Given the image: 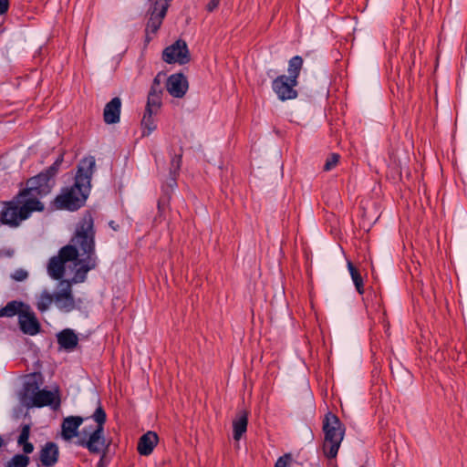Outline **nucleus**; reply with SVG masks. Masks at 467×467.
Listing matches in <instances>:
<instances>
[{"mask_svg": "<svg viewBox=\"0 0 467 467\" xmlns=\"http://www.w3.org/2000/svg\"><path fill=\"white\" fill-rule=\"evenodd\" d=\"M159 437L154 431H148L143 434L138 442V451L140 455H150L157 445Z\"/></svg>", "mask_w": 467, "mask_h": 467, "instance_id": "obj_18", "label": "nucleus"}, {"mask_svg": "<svg viewBox=\"0 0 467 467\" xmlns=\"http://www.w3.org/2000/svg\"><path fill=\"white\" fill-rule=\"evenodd\" d=\"M220 1L221 0H209L208 4L206 5V10L208 12L214 11L218 7Z\"/></svg>", "mask_w": 467, "mask_h": 467, "instance_id": "obj_36", "label": "nucleus"}, {"mask_svg": "<svg viewBox=\"0 0 467 467\" xmlns=\"http://www.w3.org/2000/svg\"><path fill=\"white\" fill-rule=\"evenodd\" d=\"M177 176L178 174H171L166 181L165 185H163V191L168 193L171 192L177 186Z\"/></svg>", "mask_w": 467, "mask_h": 467, "instance_id": "obj_31", "label": "nucleus"}, {"mask_svg": "<svg viewBox=\"0 0 467 467\" xmlns=\"http://www.w3.org/2000/svg\"><path fill=\"white\" fill-rule=\"evenodd\" d=\"M17 316L20 330L29 336H35L41 330V324L32 307L18 300L8 302L0 309V317H13Z\"/></svg>", "mask_w": 467, "mask_h": 467, "instance_id": "obj_3", "label": "nucleus"}, {"mask_svg": "<svg viewBox=\"0 0 467 467\" xmlns=\"http://www.w3.org/2000/svg\"><path fill=\"white\" fill-rule=\"evenodd\" d=\"M162 90L160 86L152 85L149 94L161 95Z\"/></svg>", "mask_w": 467, "mask_h": 467, "instance_id": "obj_40", "label": "nucleus"}, {"mask_svg": "<svg viewBox=\"0 0 467 467\" xmlns=\"http://www.w3.org/2000/svg\"><path fill=\"white\" fill-rule=\"evenodd\" d=\"M293 96H294V99H296L297 97V91L294 89V93H293Z\"/></svg>", "mask_w": 467, "mask_h": 467, "instance_id": "obj_45", "label": "nucleus"}, {"mask_svg": "<svg viewBox=\"0 0 467 467\" xmlns=\"http://www.w3.org/2000/svg\"><path fill=\"white\" fill-rule=\"evenodd\" d=\"M162 59L168 64L184 65L190 62L191 56L186 42L179 39L167 47L162 52Z\"/></svg>", "mask_w": 467, "mask_h": 467, "instance_id": "obj_10", "label": "nucleus"}, {"mask_svg": "<svg viewBox=\"0 0 467 467\" xmlns=\"http://www.w3.org/2000/svg\"><path fill=\"white\" fill-rule=\"evenodd\" d=\"M98 407L92 415L93 420L97 423L96 429L90 433L88 439L80 438L76 443L79 446L85 447L90 453L104 452L108 449L109 443L106 442L104 437V424L106 422V412L103 410L100 400L97 399Z\"/></svg>", "mask_w": 467, "mask_h": 467, "instance_id": "obj_6", "label": "nucleus"}, {"mask_svg": "<svg viewBox=\"0 0 467 467\" xmlns=\"http://www.w3.org/2000/svg\"><path fill=\"white\" fill-rule=\"evenodd\" d=\"M55 400L54 393L50 390L40 389L29 401L28 407H44L53 403Z\"/></svg>", "mask_w": 467, "mask_h": 467, "instance_id": "obj_22", "label": "nucleus"}, {"mask_svg": "<svg viewBox=\"0 0 467 467\" xmlns=\"http://www.w3.org/2000/svg\"><path fill=\"white\" fill-rule=\"evenodd\" d=\"M95 158H84L78 166L75 182L62 189L54 200V206L60 210L76 211L85 204L91 188V178L95 171Z\"/></svg>", "mask_w": 467, "mask_h": 467, "instance_id": "obj_1", "label": "nucleus"}, {"mask_svg": "<svg viewBox=\"0 0 467 467\" xmlns=\"http://www.w3.org/2000/svg\"><path fill=\"white\" fill-rule=\"evenodd\" d=\"M305 403H306V409H308L309 412L313 415L314 409H315L314 399H313V394H312L307 383L306 384V389H305Z\"/></svg>", "mask_w": 467, "mask_h": 467, "instance_id": "obj_29", "label": "nucleus"}, {"mask_svg": "<svg viewBox=\"0 0 467 467\" xmlns=\"http://www.w3.org/2000/svg\"><path fill=\"white\" fill-rule=\"evenodd\" d=\"M40 383L37 381V378L36 375H31L25 382L23 394H22V402L26 406H29V401L37 393L40 389Z\"/></svg>", "mask_w": 467, "mask_h": 467, "instance_id": "obj_20", "label": "nucleus"}, {"mask_svg": "<svg viewBox=\"0 0 467 467\" xmlns=\"http://www.w3.org/2000/svg\"><path fill=\"white\" fill-rule=\"evenodd\" d=\"M58 447L54 442H47L40 451V462L45 467H53L58 461Z\"/></svg>", "mask_w": 467, "mask_h": 467, "instance_id": "obj_16", "label": "nucleus"}, {"mask_svg": "<svg viewBox=\"0 0 467 467\" xmlns=\"http://www.w3.org/2000/svg\"><path fill=\"white\" fill-rule=\"evenodd\" d=\"M182 153V151L179 154H174V156L171 160L170 166V173L171 174H179V171L181 169Z\"/></svg>", "mask_w": 467, "mask_h": 467, "instance_id": "obj_28", "label": "nucleus"}, {"mask_svg": "<svg viewBox=\"0 0 467 467\" xmlns=\"http://www.w3.org/2000/svg\"><path fill=\"white\" fill-rule=\"evenodd\" d=\"M63 162V155L61 154L56 161L46 171L40 172L36 176L30 178L26 182V188L20 192V196L34 195L38 198L44 197L50 193L55 186V176L58 172L61 163Z\"/></svg>", "mask_w": 467, "mask_h": 467, "instance_id": "obj_5", "label": "nucleus"}, {"mask_svg": "<svg viewBox=\"0 0 467 467\" xmlns=\"http://www.w3.org/2000/svg\"><path fill=\"white\" fill-rule=\"evenodd\" d=\"M291 67H292V59L289 61V65H288V71L291 70Z\"/></svg>", "mask_w": 467, "mask_h": 467, "instance_id": "obj_44", "label": "nucleus"}, {"mask_svg": "<svg viewBox=\"0 0 467 467\" xmlns=\"http://www.w3.org/2000/svg\"><path fill=\"white\" fill-rule=\"evenodd\" d=\"M166 87L172 97L182 98L188 89V81L182 74H173L168 78Z\"/></svg>", "mask_w": 467, "mask_h": 467, "instance_id": "obj_12", "label": "nucleus"}, {"mask_svg": "<svg viewBox=\"0 0 467 467\" xmlns=\"http://www.w3.org/2000/svg\"><path fill=\"white\" fill-rule=\"evenodd\" d=\"M339 158L340 156L337 153L330 154L324 164V170L331 171L332 169H334L338 163Z\"/></svg>", "mask_w": 467, "mask_h": 467, "instance_id": "obj_30", "label": "nucleus"}, {"mask_svg": "<svg viewBox=\"0 0 467 467\" xmlns=\"http://www.w3.org/2000/svg\"><path fill=\"white\" fill-rule=\"evenodd\" d=\"M152 85L160 86V80L158 79V78H154Z\"/></svg>", "mask_w": 467, "mask_h": 467, "instance_id": "obj_43", "label": "nucleus"}, {"mask_svg": "<svg viewBox=\"0 0 467 467\" xmlns=\"http://www.w3.org/2000/svg\"><path fill=\"white\" fill-rule=\"evenodd\" d=\"M303 57L294 56V88L299 85L300 71L303 69Z\"/></svg>", "mask_w": 467, "mask_h": 467, "instance_id": "obj_27", "label": "nucleus"}, {"mask_svg": "<svg viewBox=\"0 0 467 467\" xmlns=\"http://www.w3.org/2000/svg\"><path fill=\"white\" fill-rule=\"evenodd\" d=\"M273 89L281 100L292 98V80L285 76L277 77L273 82Z\"/></svg>", "mask_w": 467, "mask_h": 467, "instance_id": "obj_17", "label": "nucleus"}, {"mask_svg": "<svg viewBox=\"0 0 467 467\" xmlns=\"http://www.w3.org/2000/svg\"><path fill=\"white\" fill-rule=\"evenodd\" d=\"M305 431H306V440L307 441H312L314 439V435H313V432H312V430L310 429V427L306 426L305 428Z\"/></svg>", "mask_w": 467, "mask_h": 467, "instance_id": "obj_39", "label": "nucleus"}, {"mask_svg": "<svg viewBox=\"0 0 467 467\" xmlns=\"http://www.w3.org/2000/svg\"><path fill=\"white\" fill-rule=\"evenodd\" d=\"M248 424V413L245 410L238 412L233 421L234 439L239 441L244 433L246 432Z\"/></svg>", "mask_w": 467, "mask_h": 467, "instance_id": "obj_21", "label": "nucleus"}, {"mask_svg": "<svg viewBox=\"0 0 467 467\" xmlns=\"http://www.w3.org/2000/svg\"><path fill=\"white\" fill-rule=\"evenodd\" d=\"M109 226L114 230V231H117L118 228H119V225L118 224H115V222L114 221H110L109 222Z\"/></svg>", "mask_w": 467, "mask_h": 467, "instance_id": "obj_42", "label": "nucleus"}, {"mask_svg": "<svg viewBox=\"0 0 467 467\" xmlns=\"http://www.w3.org/2000/svg\"><path fill=\"white\" fill-rule=\"evenodd\" d=\"M9 7L8 0H0V15H4L7 12Z\"/></svg>", "mask_w": 467, "mask_h": 467, "instance_id": "obj_37", "label": "nucleus"}, {"mask_svg": "<svg viewBox=\"0 0 467 467\" xmlns=\"http://www.w3.org/2000/svg\"><path fill=\"white\" fill-rule=\"evenodd\" d=\"M323 431L325 434L324 454L327 458H335L343 441L345 428L336 415L328 413L323 423Z\"/></svg>", "mask_w": 467, "mask_h": 467, "instance_id": "obj_7", "label": "nucleus"}, {"mask_svg": "<svg viewBox=\"0 0 467 467\" xmlns=\"http://www.w3.org/2000/svg\"><path fill=\"white\" fill-rule=\"evenodd\" d=\"M157 112L154 111H147L145 109L142 120H141V126L143 129L142 135L148 136L150 135L153 130L156 129V125L154 122V119L152 118L153 114H156Z\"/></svg>", "mask_w": 467, "mask_h": 467, "instance_id": "obj_24", "label": "nucleus"}, {"mask_svg": "<svg viewBox=\"0 0 467 467\" xmlns=\"http://www.w3.org/2000/svg\"><path fill=\"white\" fill-rule=\"evenodd\" d=\"M16 199L17 204L11 202L1 212L0 219L4 224L17 226L21 221L27 219L33 212H42L45 208L37 196L29 194L20 196L19 192Z\"/></svg>", "mask_w": 467, "mask_h": 467, "instance_id": "obj_2", "label": "nucleus"}, {"mask_svg": "<svg viewBox=\"0 0 467 467\" xmlns=\"http://www.w3.org/2000/svg\"><path fill=\"white\" fill-rule=\"evenodd\" d=\"M172 0H151L147 10L148 20L145 27V41L149 43L160 29Z\"/></svg>", "mask_w": 467, "mask_h": 467, "instance_id": "obj_8", "label": "nucleus"}, {"mask_svg": "<svg viewBox=\"0 0 467 467\" xmlns=\"http://www.w3.org/2000/svg\"><path fill=\"white\" fill-rule=\"evenodd\" d=\"M59 286L60 290L55 293V304L60 310L70 312L76 307L72 295L71 282L68 280H61Z\"/></svg>", "mask_w": 467, "mask_h": 467, "instance_id": "obj_11", "label": "nucleus"}, {"mask_svg": "<svg viewBox=\"0 0 467 467\" xmlns=\"http://www.w3.org/2000/svg\"><path fill=\"white\" fill-rule=\"evenodd\" d=\"M291 460V454L285 453V455L278 458L276 461L275 467H287L289 462Z\"/></svg>", "mask_w": 467, "mask_h": 467, "instance_id": "obj_34", "label": "nucleus"}, {"mask_svg": "<svg viewBox=\"0 0 467 467\" xmlns=\"http://www.w3.org/2000/svg\"><path fill=\"white\" fill-rule=\"evenodd\" d=\"M27 276H28V274L24 269H17L12 275V278L15 279L16 281H19V282L26 280L27 278Z\"/></svg>", "mask_w": 467, "mask_h": 467, "instance_id": "obj_35", "label": "nucleus"}, {"mask_svg": "<svg viewBox=\"0 0 467 467\" xmlns=\"http://www.w3.org/2000/svg\"><path fill=\"white\" fill-rule=\"evenodd\" d=\"M121 110V100L115 97L105 105L103 110V119L107 124H116L119 122Z\"/></svg>", "mask_w": 467, "mask_h": 467, "instance_id": "obj_14", "label": "nucleus"}, {"mask_svg": "<svg viewBox=\"0 0 467 467\" xmlns=\"http://www.w3.org/2000/svg\"><path fill=\"white\" fill-rule=\"evenodd\" d=\"M28 464V456L24 454H16L7 462L5 467H26Z\"/></svg>", "mask_w": 467, "mask_h": 467, "instance_id": "obj_25", "label": "nucleus"}, {"mask_svg": "<svg viewBox=\"0 0 467 467\" xmlns=\"http://www.w3.org/2000/svg\"><path fill=\"white\" fill-rule=\"evenodd\" d=\"M23 446V451L25 453H31L33 451H34V446L31 442H28V441H26L25 443H22L21 444Z\"/></svg>", "mask_w": 467, "mask_h": 467, "instance_id": "obj_38", "label": "nucleus"}, {"mask_svg": "<svg viewBox=\"0 0 467 467\" xmlns=\"http://www.w3.org/2000/svg\"><path fill=\"white\" fill-rule=\"evenodd\" d=\"M351 278L353 280V283L355 285L357 291L359 294H363L364 293L363 279H362L359 272L358 274H354L353 276H351Z\"/></svg>", "mask_w": 467, "mask_h": 467, "instance_id": "obj_33", "label": "nucleus"}, {"mask_svg": "<svg viewBox=\"0 0 467 467\" xmlns=\"http://www.w3.org/2000/svg\"><path fill=\"white\" fill-rule=\"evenodd\" d=\"M76 265H79V267L76 270L75 275L72 279V283H81L86 280L87 273L97 266V257H83L78 258L75 261Z\"/></svg>", "mask_w": 467, "mask_h": 467, "instance_id": "obj_13", "label": "nucleus"}, {"mask_svg": "<svg viewBox=\"0 0 467 467\" xmlns=\"http://www.w3.org/2000/svg\"><path fill=\"white\" fill-rule=\"evenodd\" d=\"M84 419L80 416H69L62 422V437L66 441L78 436V429L83 423Z\"/></svg>", "mask_w": 467, "mask_h": 467, "instance_id": "obj_15", "label": "nucleus"}, {"mask_svg": "<svg viewBox=\"0 0 467 467\" xmlns=\"http://www.w3.org/2000/svg\"><path fill=\"white\" fill-rule=\"evenodd\" d=\"M78 257V250L75 246L65 245L58 254L49 259L47 264V274L54 280H60L65 274V265L67 262L76 261Z\"/></svg>", "mask_w": 467, "mask_h": 467, "instance_id": "obj_9", "label": "nucleus"}, {"mask_svg": "<svg viewBox=\"0 0 467 467\" xmlns=\"http://www.w3.org/2000/svg\"><path fill=\"white\" fill-rule=\"evenodd\" d=\"M348 268L351 276H353L354 274L358 273V270L353 265V264L350 261L348 262Z\"/></svg>", "mask_w": 467, "mask_h": 467, "instance_id": "obj_41", "label": "nucleus"}, {"mask_svg": "<svg viewBox=\"0 0 467 467\" xmlns=\"http://www.w3.org/2000/svg\"><path fill=\"white\" fill-rule=\"evenodd\" d=\"M69 246L78 250V258L97 257L95 254L94 220L89 213L84 214L77 225L75 234Z\"/></svg>", "mask_w": 467, "mask_h": 467, "instance_id": "obj_4", "label": "nucleus"}, {"mask_svg": "<svg viewBox=\"0 0 467 467\" xmlns=\"http://www.w3.org/2000/svg\"><path fill=\"white\" fill-rule=\"evenodd\" d=\"M55 302V294L52 295L48 291H43L36 299V308L40 312L47 311L52 303Z\"/></svg>", "mask_w": 467, "mask_h": 467, "instance_id": "obj_23", "label": "nucleus"}, {"mask_svg": "<svg viewBox=\"0 0 467 467\" xmlns=\"http://www.w3.org/2000/svg\"><path fill=\"white\" fill-rule=\"evenodd\" d=\"M161 95L149 94L145 109H147V111L158 112V110L161 107Z\"/></svg>", "mask_w": 467, "mask_h": 467, "instance_id": "obj_26", "label": "nucleus"}, {"mask_svg": "<svg viewBox=\"0 0 467 467\" xmlns=\"http://www.w3.org/2000/svg\"><path fill=\"white\" fill-rule=\"evenodd\" d=\"M57 337L60 348L68 351L73 350L78 343V336L70 328L63 329L57 334Z\"/></svg>", "mask_w": 467, "mask_h": 467, "instance_id": "obj_19", "label": "nucleus"}, {"mask_svg": "<svg viewBox=\"0 0 467 467\" xmlns=\"http://www.w3.org/2000/svg\"><path fill=\"white\" fill-rule=\"evenodd\" d=\"M30 435V426L28 424H25L22 426L21 432L17 439V443L22 444L28 441Z\"/></svg>", "mask_w": 467, "mask_h": 467, "instance_id": "obj_32", "label": "nucleus"}]
</instances>
